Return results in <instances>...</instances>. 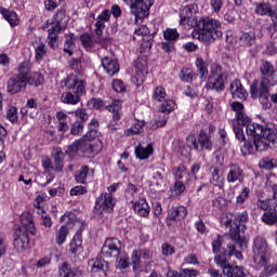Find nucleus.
I'll use <instances>...</instances> for the list:
<instances>
[{
  "label": "nucleus",
  "mask_w": 277,
  "mask_h": 277,
  "mask_svg": "<svg viewBox=\"0 0 277 277\" xmlns=\"http://www.w3.org/2000/svg\"><path fill=\"white\" fill-rule=\"evenodd\" d=\"M222 23L220 21L203 16L201 17L193 31V38L200 40L201 42H215L222 38Z\"/></svg>",
  "instance_id": "1"
},
{
  "label": "nucleus",
  "mask_w": 277,
  "mask_h": 277,
  "mask_svg": "<svg viewBox=\"0 0 277 277\" xmlns=\"http://www.w3.org/2000/svg\"><path fill=\"white\" fill-rule=\"evenodd\" d=\"M246 222H248V212H238L230 220L229 237L240 250L248 248V240H246Z\"/></svg>",
  "instance_id": "2"
},
{
  "label": "nucleus",
  "mask_w": 277,
  "mask_h": 277,
  "mask_svg": "<svg viewBox=\"0 0 277 277\" xmlns=\"http://www.w3.org/2000/svg\"><path fill=\"white\" fill-rule=\"evenodd\" d=\"M252 119L243 113H238L236 120H233V131L236 135V138L239 142L246 141V134H243V127H246L247 135H259L263 133V124L251 123Z\"/></svg>",
  "instance_id": "3"
},
{
  "label": "nucleus",
  "mask_w": 277,
  "mask_h": 277,
  "mask_svg": "<svg viewBox=\"0 0 277 277\" xmlns=\"http://www.w3.org/2000/svg\"><path fill=\"white\" fill-rule=\"evenodd\" d=\"M101 141L85 138L76 141L69 145L66 150V155L69 157H75L77 154L83 155V157H96V155L101 153Z\"/></svg>",
  "instance_id": "4"
},
{
  "label": "nucleus",
  "mask_w": 277,
  "mask_h": 277,
  "mask_svg": "<svg viewBox=\"0 0 277 277\" xmlns=\"http://www.w3.org/2000/svg\"><path fill=\"white\" fill-rule=\"evenodd\" d=\"M248 136L253 140L255 149L259 153L267 150L269 144L277 148V131L274 129V126H263V130L260 134H249Z\"/></svg>",
  "instance_id": "5"
},
{
  "label": "nucleus",
  "mask_w": 277,
  "mask_h": 277,
  "mask_svg": "<svg viewBox=\"0 0 277 277\" xmlns=\"http://www.w3.org/2000/svg\"><path fill=\"white\" fill-rule=\"evenodd\" d=\"M269 81L264 80L263 83H259L254 80L250 85L251 98H259L263 109H272V102H269V88L267 84Z\"/></svg>",
  "instance_id": "6"
},
{
  "label": "nucleus",
  "mask_w": 277,
  "mask_h": 277,
  "mask_svg": "<svg viewBox=\"0 0 277 277\" xmlns=\"http://www.w3.org/2000/svg\"><path fill=\"white\" fill-rule=\"evenodd\" d=\"M186 146L187 148H193L198 153H202V150H213L211 136H209L205 130L199 131L198 138H196V135L194 134L188 135L186 137Z\"/></svg>",
  "instance_id": "7"
},
{
  "label": "nucleus",
  "mask_w": 277,
  "mask_h": 277,
  "mask_svg": "<svg viewBox=\"0 0 277 277\" xmlns=\"http://www.w3.org/2000/svg\"><path fill=\"white\" fill-rule=\"evenodd\" d=\"M252 253L255 265H265L269 261V246L263 236L254 238Z\"/></svg>",
  "instance_id": "8"
},
{
  "label": "nucleus",
  "mask_w": 277,
  "mask_h": 277,
  "mask_svg": "<svg viewBox=\"0 0 277 277\" xmlns=\"http://www.w3.org/2000/svg\"><path fill=\"white\" fill-rule=\"evenodd\" d=\"M124 3H130V13L135 16V22L142 21L148 16L153 0H123Z\"/></svg>",
  "instance_id": "9"
},
{
  "label": "nucleus",
  "mask_w": 277,
  "mask_h": 277,
  "mask_svg": "<svg viewBox=\"0 0 277 277\" xmlns=\"http://www.w3.org/2000/svg\"><path fill=\"white\" fill-rule=\"evenodd\" d=\"M89 105H92L94 109H103V107H106V109L113 114V120H120V118H122V102L120 100H115L106 106L103 100L94 97L89 101Z\"/></svg>",
  "instance_id": "10"
},
{
  "label": "nucleus",
  "mask_w": 277,
  "mask_h": 277,
  "mask_svg": "<svg viewBox=\"0 0 277 277\" xmlns=\"http://www.w3.org/2000/svg\"><path fill=\"white\" fill-rule=\"evenodd\" d=\"M116 207V197L111 193L101 195L95 201V211L98 215L111 213Z\"/></svg>",
  "instance_id": "11"
},
{
  "label": "nucleus",
  "mask_w": 277,
  "mask_h": 277,
  "mask_svg": "<svg viewBox=\"0 0 277 277\" xmlns=\"http://www.w3.org/2000/svg\"><path fill=\"white\" fill-rule=\"evenodd\" d=\"M101 252L104 259H116L118 254L122 253V242L118 238H107Z\"/></svg>",
  "instance_id": "12"
},
{
  "label": "nucleus",
  "mask_w": 277,
  "mask_h": 277,
  "mask_svg": "<svg viewBox=\"0 0 277 277\" xmlns=\"http://www.w3.org/2000/svg\"><path fill=\"white\" fill-rule=\"evenodd\" d=\"M27 89V77L22 75L12 76L6 82V92L9 94H18Z\"/></svg>",
  "instance_id": "13"
},
{
  "label": "nucleus",
  "mask_w": 277,
  "mask_h": 277,
  "mask_svg": "<svg viewBox=\"0 0 277 277\" xmlns=\"http://www.w3.org/2000/svg\"><path fill=\"white\" fill-rule=\"evenodd\" d=\"M64 85L66 90L72 92L74 94H78V96H83L85 94V81L79 79L75 75L67 76L64 80Z\"/></svg>",
  "instance_id": "14"
},
{
  "label": "nucleus",
  "mask_w": 277,
  "mask_h": 277,
  "mask_svg": "<svg viewBox=\"0 0 277 277\" xmlns=\"http://www.w3.org/2000/svg\"><path fill=\"white\" fill-rule=\"evenodd\" d=\"M260 72H261V81H268L267 85H276V70L274 69V65L268 61H262L260 64Z\"/></svg>",
  "instance_id": "15"
},
{
  "label": "nucleus",
  "mask_w": 277,
  "mask_h": 277,
  "mask_svg": "<svg viewBox=\"0 0 277 277\" xmlns=\"http://www.w3.org/2000/svg\"><path fill=\"white\" fill-rule=\"evenodd\" d=\"M13 246L17 252H23L29 248V234L24 229H15Z\"/></svg>",
  "instance_id": "16"
},
{
  "label": "nucleus",
  "mask_w": 277,
  "mask_h": 277,
  "mask_svg": "<svg viewBox=\"0 0 277 277\" xmlns=\"http://www.w3.org/2000/svg\"><path fill=\"white\" fill-rule=\"evenodd\" d=\"M89 267H91V272L93 274H104L107 276V272H109V262L103 260V258H95L89 260Z\"/></svg>",
  "instance_id": "17"
},
{
  "label": "nucleus",
  "mask_w": 277,
  "mask_h": 277,
  "mask_svg": "<svg viewBox=\"0 0 277 277\" xmlns=\"http://www.w3.org/2000/svg\"><path fill=\"white\" fill-rule=\"evenodd\" d=\"M243 169L237 163L228 166L227 182L228 183H243Z\"/></svg>",
  "instance_id": "18"
},
{
  "label": "nucleus",
  "mask_w": 277,
  "mask_h": 277,
  "mask_svg": "<svg viewBox=\"0 0 277 277\" xmlns=\"http://www.w3.org/2000/svg\"><path fill=\"white\" fill-rule=\"evenodd\" d=\"M19 220L22 222V226L17 227V229H22L29 235H36V224L34 223V217L31 216V213H22Z\"/></svg>",
  "instance_id": "19"
},
{
  "label": "nucleus",
  "mask_w": 277,
  "mask_h": 277,
  "mask_svg": "<svg viewBox=\"0 0 277 277\" xmlns=\"http://www.w3.org/2000/svg\"><path fill=\"white\" fill-rule=\"evenodd\" d=\"M109 18H111V12L109 10H104L96 19L95 23V36L101 38L103 36V31L105 29V23H109Z\"/></svg>",
  "instance_id": "20"
},
{
  "label": "nucleus",
  "mask_w": 277,
  "mask_h": 277,
  "mask_svg": "<svg viewBox=\"0 0 277 277\" xmlns=\"http://www.w3.org/2000/svg\"><path fill=\"white\" fill-rule=\"evenodd\" d=\"M102 66L109 77H114V75L120 72V64H118V61L109 58V56L102 58Z\"/></svg>",
  "instance_id": "21"
},
{
  "label": "nucleus",
  "mask_w": 277,
  "mask_h": 277,
  "mask_svg": "<svg viewBox=\"0 0 277 277\" xmlns=\"http://www.w3.org/2000/svg\"><path fill=\"white\" fill-rule=\"evenodd\" d=\"M172 174L176 181H185V183H189V179H192V175L187 172V167L183 163L174 167Z\"/></svg>",
  "instance_id": "22"
},
{
  "label": "nucleus",
  "mask_w": 277,
  "mask_h": 277,
  "mask_svg": "<svg viewBox=\"0 0 277 277\" xmlns=\"http://www.w3.org/2000/svg\"><path fill=\"white\" fill-rule=\"evenodd\" d=\"M262 222L268 226H274V224H277V203L271 206L268 211L263 213Z\"/></svg>",
  "instance_id": "23"
},
{
  "label": "nucleus",
  "mask_w": 277,
  "mask_h": 277,
  "mask_svg": "<svg viewBox=\"0 0 277 277\" xmlns=\"http://www.w3.org/2000/svg\"><path fill=\"white\" fill-rule=\"evenodd\" d=\"M229 90L233 98H246V96H248V92H246V89H243V85L239 80H234L230 83Z\"/></svg>",
  "instance_id": "24"
},
{
  "label": "nucleus",
  "mask_w": 277,
  "mask_h": 277,
  "mask_svg": "<svg viewBox=\"0 0 277 277\" xmlns=\"http://www.w3.org/2000/svg\"><path fill=\"white\" fill-rule=\"evenodd\" d=\"M223 274L226 277H246V272H243L242 266H237L228 263L223 268Z\"/></svg>",
  "instance_id": "25"
},
{
  "label": "nucleus",
  "mask_w": 277,
  "mask_h": 277,
  "mask_svg": "<svg viewBox=\"0 0 277 277\" xmlns=\"http://www.w3.org/2000/svg\"><path fill=\"white\" fill-rule=\"evenodd\" d=\"M224 81H226V75H220L214 79V81H209L206 84V88L207 90H215V92H224L226 88Z\"/></svg>",
  "instance_id": "26"
},
{
  "label": "nucleus",
  "mask_w": 277,
  "mask_h": 277,
  "mask_svg": "<svg viewBox=\"0 0 277 277\" xmlns=\"http://www.w3.org/2000/svg\"><path fill=\"white\" fill-rule=\"evenodd\" d=\"M0 14H2L4 21L9 22L11 27H16V25H18V14H16L14 10L0 6Z\"/></svg>",
  "instance_id": "27"
},
{
  "label": "nucleus",
  "mask_w": 277,
  "mask_h": 277,
  "mask_svg": "<svg viewBox=\"0 0 277 277\" xmlns=\"http://www.w3.org/2000/svg\"><path fill=\"white\" fill-rule=\"evenodd\" d=\"M168 217L173 222H176L179 220H185V217H187V208L183 206L172 208L171 210H169Z\"/></svg>",
  "instance_id": "28"
},
{
  "label": "nucleus",
  "mask_w": 277,
  "mask_h": 277,
  "mask_svg": "<svg viewBox=\"0 0 277 277\" xmlns=\"http://www.w3.org/2000/svg\"><path fill=\"white\" fill-rule=\"evenodd\" d=\"M61 102L65 105H77V103H81V95L71 93V91H65L61 95Z\"/></svg>",
  "instance_id": "29"
},
{
  "label": "nucleus",
  "mask_w": 277,
  "mask_h": 277,
  "mask_svg": "<svg viewBox=\"0 0 277 277\" xmlns=\"http://www.w3.org/2000/svg\"><path fill=\"white\" fill-rule=\"evenodd\" d=\"M211 171V179H210V183L212 185H215V187H222V185H224V174H222V172H220V169L212 167L210 168Z\"/></svg>",
  "instance_id": "30"
},
{
  "label": "nucleus",
  "mask_w": 277,
  "mask_h": 277,
  "mask_svg": "<svg viewBox=\"0 0 277 277\" xmlns=\"http://www.w3.org/2000/svg\"><path fill=\"white\" fill-rule=\"evenodd\" d=\"M153 145L148 144L146 147H142V145H138L135 147V155L137 159H141V161H144V159H148L150 155H153Z\"/></svg>",
  "instance_id": "31"
},
{
  "label": "nucleus",
  "mask_w": 277,
  "mask_h": 277,
  "mask_svg": "<svg viewBox=\"0 0 277 277\" xmlns=\"http://www.w3.org/2000/svg\"><path fill=\"white\" fill-rule=\"evenodd\" d=\"M129 254L127 252H122L116 256L115 267L116 269H120V272H124L129 267Z\"/></svg>",
  "instance_id": "32"
},
{
  "label": "nucleus",
  "mask_w": 277,
  "mask_h": 277,
  "mask_svg": "<svg viewBox=\"0 0 277 277\" xmlns=\"http://www.w3.org/2000/svg\"><path fill=\"white\" fill-rule=\"evenodd\" d=\"M101 133H98V120L92 119L89 123V131L87 132L84 140H96Z\"/></svg>",
  "instance_id": "33"
},
{
  "label": "nucleus",
  "mask_w": 277,
  "mask_h": 277,
  "mask_svg": "<svg viewBox=\"0 0 277 277\" xmlns=\"http://www.w3.org/2000/svg\"><path fill=\"white\" fill-rule=\"evenodd\" d=\"M64 151L62 149L56 150L52 154V159H54V172H62L64 170Z\"/></svg>",
  "instance_id": "34"
},
{
  "label": "nucleus",
  "mask_w": 277,
  "mask_h": 277,
  "mask_svg": "<svg viewBox=\"0 0 277 277\" xmlns=\"http://www.w3.org/2000/svg\"><path fill=\"white\" fill-rule=\"evenodd\" d=\"M134 66L141 75H148V57L146 55L138 56L134 62Z\"/></svg>",
  "instance_id": "35"
},
{
  "label": "nucleus",
  "mask_w": 277,
  "mask_h": 277,
  "mask_svg": "<svg viewBox=\"0 0 277 277\" xmlns=\"http://www.w3.org/2000/svg\"><path fill=\"white\" fill-rule=\"evenodd\" d=\"M133 209L136 213L141 215V217H147V215H149L150 213V207H148V203L144 199H142L140 202L134 203Z\"/></svg>",
  "instance_id": "36"
},
{
  "label": "nucleus",
  "mask_w": 277,
  "mask_h": 277,
  "mask_svg": "<svg viewBox=\"0 0 277 277\" xmlns=\"http://www.w3.org/2000/svg\"><path fill=\"white\" fill-rule=\"evenodd\" d=\"M196 67L199 74L201 81H206L209 76V69L207 68V62H205L201 57L196 60Z\"/></svg>",
  "instance_id": "37"
},
{
  "label": "nucleus",
  "mask_w": 277,
  "mask_h": 277,
  "mask_svg": "<svg viewBox=\"0 0 277 277\" xmlns=\"http://www.w3.org/2000/svg\"><path fill=\"white\" fill-rule=\"evenodd\" d=\"M239 40L245 47H254L256 44V35L254 31L242 32Z\"/></svg>",
  "instance_id": "38"
},
{
  "label": "nucleus",
  "mask_w": 277,
  "mask_h": 277,
  "mask_svg": "<svg viewBox=\"0 0 277 277\" xmlns=\"http://www.w3.org/2000/svg\"><path fill=\"white\" fill-rule=\"evenodd\" d=\"M60 274H64L63 277H80L81 273L78 269H71L70 264L68 262H64L60 267Z\"/></svg>",
  "instance_id": "39"
},
{
  "label": "nucleus",
  "mask_w": 277,
  "mask_h": 277,
  "mask_svg": "<svg viewBox=\"0 0 277 277\" xmlns=\"http://www.w3.org/2000/svg\"><path fill=\"white\" fill-rule=\"evenodd\" d=\"M27 83L28 85H34L35 88H39L44 83V77L40 72H34L30 76H27Z\"/></svg>",
  "instance_id": "40"
},
{
  "label": "nucleus",
  "mask_w": 277,
  "mask_h": 277,
  "mask_svg": "<svg viewBox=\"0 0 277 277\" xmlns=\"http://www.w3.org/2000/svg\"><path fill=\"white\" fill-rule=\"evenodd\" d=\"M260 267H264V269L260 273V277H271L277 274V263L267 264L266 262L265 265H260Z\"/></svg>",
  "instance_id": "41"
},
{
  "label": "nucleus",
  "mask_w": 277,
  "mask_h": 277,
  "mask_svg": "<svg viewBox=\"0 0 277 277\" xmlns=\"http://www.w3.org/2000/svg\"><path fill=\"white\" fill-rule=\"evenodd\" d=\"M181 81H184L185 83H192V81H194V79H196V72H194V70L189 69V68H183L180 71L179 75Z\"/></svg>",
  "instance_id": "42"
},
{
  "label": "nucleus",
  "mask_w": 277,
  "mask_h": 277,
  "mask_svg": "<svg viewBox=\"0 0 277 277\" xmlns=\"http://www.w3.org/2000/svg\"><path fill=\"white\" fill-rule=\"evenodd\" d=\"M88 172H90V167L82 166L75 175L76 182L85 185V181H88Z\"/></svg>",
  "instance_id": "43"
},
{
  "label": "nucleus",
  "mask_w": 277,
  "mask_h": 277,
  "mask_svg": "<svg viewBox=\"0 0 277 277\" xmlns=\"http://www.w3.org/2000/svg\"><path fill=\"white\" fill-rule=\"evenodd\" d=\"M255 14L260 16H267L269 11L272 10V4L265 2H255Z\"/></svg>",
  "instance_id": "44"
},
{
  "label": "nucleus",
  "mask_w": 277,
  "mask_h": 277,
  "mask_svg": "<svg viewBox=\"0 0 277 277\" xmlns=\"http://www.w3.org/2000/svg\"><path fill=\"white\" fill-rule=\"evenodd\" d=\"M81 246H82L81 234L77 233L74 236L72 241L70 242L69 252H71V254H77L79 250H81Z\"/></svg>",
  "instance_id": "45"
},
{
  "label": "nucleus",
  "mask_w": 277,
  "mask_h": 277,
  "mask_svg": "<svg viewBox=\"0 0 277 277\" xmlns=\"http://www.w3.org/2000/svg\"><path fill=\"white\" fill-rule=\"evenodd\" d=\"M132 267L133 272H140L142 269V252L137 250L132 252Z\"/></svg>",
  "instance_id": "46"
},
{
  "label": "nucleus",
  "mask_w": 277,
  "mask_h": 277,
  "mask_svg": "<svg viewBox=\"0 0 277 277\" xmlns=\"http://www.w3.org/2000/svg\"><path fill=\"white\" fill-rule=\"evenodd\" d=\"M75 47V34L66 35V41L64 44V53H68L69 56H72V49Z\"/></svg>",
  "instance_id": "47"
},
{
  "label": "nucleus",
  "mask_w": 277,
  "mask_h": 277,
  "mask_svg": "<svg viewBox=\"0 0 277 277\" xmlns=\"http://www.w3.org/2000/svg\"><path fill=\"white\" fill-rule=\"evenodd\" d=\"M179 37H180L179 31H176L175 28H167L163 31V38L169 42H176V40H179Z\"/></svg>",
  "instance_id": "48"
},
{
  "label": "nucleus",
  "mask_w": 277,
  "mask_h": 277,
  "mask_svg": "<svg viewBox=\"0 0 277 277\" xmlns=\"http://www.w3.org/2000/svg\"><path fill=\"white\" fill-rule=\"evenodd\" d=\"M144 121H136L133 127L127 130L128 135H140L144 131Z\"/></svg>",
  "instance_id": "49"
},
{
  "label": "nucleus",
  "mask_w": 277,
  "mask_h": 277,
  "mask_svg": "<svg viewBox=\"0 0 277 277\" xmlns=\"http://www.w3.org/2000/svg\"><path fill=\"white\" fill-rule=\"evenodd\" d=\"M72 114H75L76 122H81L82 124H85V122H88V110H85L84 108H78L72 111Z\"/></svg>",
  "instance_id": "50"
},
{
  "label": "nucleus",
  "mask_w": 277,
  "mask_h": 277,
  "mask_svg": "<svg viewBox=\"0 0 277 277\" xmlns=\"http://www.w3.org/2000/svg\"><path fill=\"white\" fill-rule=\"evenodd\" d=\"M35 57L37 62H42L44 60V56L47 55V44L45 43H39L35 49Z\"/></svg>",
  "instance_id": "51"
},
{
  "label": "nucleus",
  "mask_w": 277,
  "mask_h": 277,
  "mask_svg": "<svg viewBox=\"0 0 277 277\" xmlns=\"http://www.w3.org/2000/svg\"><path fill=\"white\" fill-rule=\"evenodd\" d=\"M174 107H176V103H174V101H172V100H167L161 104L160 111L162 114L168 115V114L174 111Z\"/></svg>",
  "instance_id": "52"
},
{
  "label": "nucleus",
  "mask_w": 277,
  "mask_h": 277,
  "mask_svg": "<svg viewBox=\"0 0 277 277\" xmlns=\"http://www.w3.org/2000/svg\"><path fill=\"white\" fill-rule=\"evenodd\" d=\"M66 237H68V227L66 225L61 226L58 233L56 234V243L62 246L64 241H66Z\"/></svg>",
  "instance_id": "53"
},
{
  "label": "nucleus",
  "mask_w": 277,
  "mask_h": 277,
  "mask_svg": "<svg viewBox=\"0 0 277 277\" xmlns=\"http://www.w3.org/2000/svg\"><path fill=\"white\" fill-rule=\"evenodd\" d=\"M212 207H214V209H220V211H224L226 207H228V201L224 197H216L212 200Z\"/></svg>",
  "instance_id": "54"
},
{
  "label": "nucleus",
  "mask_w": 277,
  "mask_h": 277,
  "mask_svg": "<svg viewBox=\"0 0 277 277\" xmlns=\"http://www.w3.org/2000/svg\"><path fill=\"white\" fill-rule=\"evenodd\" d=\"M260 168H264V170H273V168H277V160L264 158L260 161Z\"/></svg>",
  "instance_id": "55"
},
{
  "label": "nucleus",
  "mask_w": 277,
  "mask_h": 277,
  "mask_svg": "<svg viewBox=\"0 0 277 277\" xmlns=\"http://www.w3.org/2000/svg\"><path fill=\"white\" fill-rule=\"evenodd\" d=\"M80 42L84 49H92L94 47V40L90 34H83L80 36Z\"/></svg>",
  "instance_id": "56"
},
{
  "label": "nucleus",
  "mask_w": 277,
  "mask_h": 277,
  "mask_svg": "<svg viewBox=\"0 0 277 277\" xmlns=\"http://www.w3.org/2000/svg\"><path fill=\"white\" fill-rule=\"evenodd\" d=\"M83 127H85V123H81V121H75L70 128V134L81 135V133H83Z\"/></svg>",
  "instance_id": "57"
},
{
  "label": "nucleus",
  "mask_w": 277,
  "mask_h": 277,
  "mask_svg": "<svg viewBox=\"0 0 277 277\" xmlns=\"http://www.w3.org/2000/svg\"><path fill=\"white\" fill-rule=\"evenodd\" d=\"M30 69H31V64H29V61H25L22 64H19L17 75H21L22 77H27L29 75Z\"/></svg>",
  "instance_id": "58"
},
{
  "label": "nucleus",
  "mask_w": 277,
  "mask_h": 277,
  "mask_svg": "<svg viewBox=\"0 0 277 277\" xmlns=\"http://www.w3.org/2000/svg\"><path fill=\"white\" fill-rule=\"evenodd\" d=\"M48 45L55 51L60 47V37L57 35H48Z\"/></svg>",
  "instance_id": "59"
},
{
  "label": "nucleus",
  "mask_w": 277,
  "mask_h": 277,
  "mask_svg": "<svg viewBox=\"0 0 277 277\" xmlns=\"http://www.w3.org/2000/svg\"><path fill=\"white\" fill-rule=\"evenodd\" d=\"M6 118L10 120V122H18V109L16 107L12 106L6 111Z\"/></svg>",
  "instance_id": "60"
},
{
  "label": "nucleus",
  "mask_w": 277,
  "mask_h": 277,
  "mask_svg": "<svg viewBox=\"0 0 277 277\" xmlns=\"http://www.w3.org/2000/svg\"><path fill=\"white\" fill-rule=\"evenodd\" d=\"M166 89H163V87H157L154 92L155 101H159L161 103L162 101H166Z\"/></svg>",
  "instance_id": "61"
},
{
  "label": "nucleus",
  "mask_w": 277,
  "mask_h": 277,
  "mask_svg": "<svg viewBox=\"0 0 277 277\" xmlns=\"http://www.w3.org/2000/svg\"><path fill=\"white\" fill-rule=\"evenodd\" d=\"M240 142H245L243 146L241 147V153L243 156L246 155H252L253 150H254V145H252V142L250 141H240Z\"/></svg>",
  "instance_id": "62"
},
{
  "label": "nucleus",
  "mask_w": 277,
  "mask_h": 277,
  "mask_svg": "<svg viewBox=\"0 0 277 277\" xmlns=\"http://www.w3.org/2000/svg\"><path fill=\"white\" fill-rule=\"evenodd\" d=\"M189 182H185V181H181V180H176L174 183V192L175 194H177L179 196H181V194H183V192H185V187Z\"/></svg>",
  "instance_id": "63"
},
{
  "label": "nucleus",
  "mask_w": 277,
  "mask_h": 277,
  "mask_svg": "<svg viewBox=\"0 0 277 277\" xmlns=\"http://www.w3.org/2000/svg\"><path fill=\"white\" fill-rule=\"evenodd\" d=\"M77 220V215L72 212H66L63 216H61V222H65V224H75Z\"/></svg>",
  "instance_id": "64"
}]
</instances>
